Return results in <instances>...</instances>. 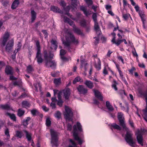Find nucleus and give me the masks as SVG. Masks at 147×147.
<instances>
[{"label": "nucleus", "mask_w": 147, "mask_h": 147, "mask_svg": "<svg viewBox=\"0 0 147 147\" xmlns=\"http://www.w3.org/2000/svg\"><path fill=\"white\" fill-rule=\"evenodd\" d=\"M123 114L122 113H118L117 118L119 123V125L127 131L125 138L126 141L130 146L134 147V144H135V142L132 138V134L128 130V129L126 127L125 122V118L124 117H123Z\"/></svg>", "instance_id": "nucleus-1"}, {"label": "nucleus", "mask_w": 147, "mask_h": 147, "mask_svg": "<svg viewBox=\"0 0 147 147\" xmlns=\"http://www.w3.org/2000/svg\"><path fill=\"white\" fill-rule=\"evenodd\" d=\"M76 125L77 126L74 125L73 127V136L75 140L78 141V144L81 145L83 143V141L78 136V134L77 132V126L79 131H82V126L79 122H77Z\"/></svg>", "instance_id": "nucleus-2"}, {"label": "nucleus", "mask_w": 147, "mask_h": 147, "mask_svg": "<svg viewBox=\"0 0 147 147\" xmlns=\"http://www.w3.org/2000/svg\"><path fill=\"white\" fill-rule=\"evenodd\" d=\"M36 45L37 47L36 50L37 51L36 58L37 59V61L38 63L39 64L42 63L44 59L42 57L40 43L39 40H37L36 41Z\"/></svg>", "instance_id": "nucleus-3"}, {"label": "nucleus", "mask_w": 147, "mask_h": 147, "mask_svg": "<svg viewBox=\"0 0 147 147\" xmlns=\"http://www.w3.org/2000/svg\"><path fill=\"white\" fill-rule=\"evenodd\" d=\"M50 133L51 137V143L54 145L57 146L59 140V133L52 129H50Z\"/></svg>", "instance_id": "nucleus-4"}, {"label": "nucleus", "mask_w": 147, "mask_h": 147, "mask_svg": "<svg viewBox=\"0 0 147 147\" xmlns=\"http://www.w3.org/2000/svg\"><path fill=\"white\" fill-rule=\"evenodd\" d=\"M65 110V112L64 113L65 118L66 120H70L72 119L73 115L72 109L69 107L66 106Z\"/></svg>", "instance_id": "nucleus-5"}, {"label": "nucleus", "mask_w": 147, "mask_h": 147, "mask_svg": "<svg viewBox=\"0 0 147 147\" xmlns=\"http://www.w3.org/2000/svg\"><path fill=\"white\" fill-rule=\"evenodd\" d=\"M43 53L45 62L49 60V59L53 58V55L51 51H49L48 52L47 50L45 49L43 50Z\"/></svg>", "instance_id": "nucleus-6"}, {"label": "nucleus", "mask_w": 147, "mask_h": 147, "mask_svg": "<svg viewBox=\"0 0 147 147\" xmlns=\"http://www.w3.org/2000/svg\"><path fill=\"white\" fill-rule=\"evenodd\" d=\"M14 45V40L12 39L7 42L5 47V51L7 52L10 53L12 51Z\"/></svg>", "instance_id": "nucleus-7"}, {"label": "nucleus", "mask_w": 147, "mask_h": 147, "mask_svg": "<svg viewBox=\"0 0 147 147\" xmlns=\"http://www.w3.org/2000/svg\"><path fill=\"white\" fill-rule=\"evenodd\" d=\"M77 88L80 94L85 95L88 92V90L83 85H79Z\"/></svg>", "instance_id": "nucleus-8"}, {"label": "nucleus", "mask_w": 147, "mask_h": 147, "mask_svg": "<svg viewBox=\"0 0 147 147\" xmlns=\"http://www.w3.org/2000/svg\"><path fill=\"white\" fill-rule=\"evenodd\" d=\"M52 59H49V60L45 62L46 66L48 67H51L52 69L55 68L56 66V63L55 60H52Z\"/></svg>", "instance_id": "nucleus-9"}, {"label": "nucleus", "mask_w": 147, "mask_h": 147, "mask_svg": "<svg viewBox=\"0 0 147 147\" xmlns=\"http://www.w3.org/2000/svg\"><path fill=\"white\" fill-rule=\"evenodd\" d=\"M63 42L64 45L67 47V49L69 52H71L74 50V49L70 45V41L68 38H66V40L63 41Z\"/></svg>", "instance_id": "nucleus-10"}, {"label": "nucleus", "mask_w": 147, "mask_h": 147, "mask_svg": "<svg viewBox=\"0 0 147 147\" xmlns=\"http://www.w3.org/2000/svg\"><path fill=\"white\" fill-rule=\"evenodd\" d=\"M68 34H69L68 37H66V38H68V40L70 41V43L71 42L76 45L78 44L79 42L78 40H76L74 35L70 32H68Z\"/></svg>", "instance_id": "nucleus-11"}, {"label": "nucleus", "mask_w": 147, "mask_h": 147, "mask_svg": "<svg viewBox=\"0 0 147 147\" xmlns=\"http://www.w3.org/2000/svg\"><path fill=\"white\" fill-rule=\"evenodd\" d=\"M5 72L7 75H12L13 74V69L10 65H7L5 69Z\"/></svg>", "instance_id": "nucleus-12"}, {"label": "nucleus", "mask_w": 147, "mask_h": 147, "mask_svg": "<svg viewBox=\"0 0 147 147\" xmlns=\"http://www.w3.org/2000/svg\"><path fill=\"white\" fill-rule=\"evenodd\" d=\"M9 36V34L8 32L5 33L4 34L1 43L2 46L4 47L5 45Z\"/></svg>", "instance_id": "nucleus-13"}, {"label": "nucleus", "mask_w": 147, "mask_h": 147, "mask_svg": "<svg viewBox=\"0 0 147 147\" xmlns=\"http://www.w3.org/2000/svg\"><path fill=\"white\" fill-rule=\"evenodd\" d=\"M73 30L74 33L78 35H80L81 36H84V34L83 32L79 28L77 27L75 25L73 26Z\"/></svg>", "instance_id": "nucleus-14"}, {"label": "nucleus", "mask_w": 147, "mask_h": 147, "mask_svg": "<svg viewBox=\"0 0 147 147\" xmlns=\"http://www.w3.org/2000/svg\"><path fill=\"white\" fill-rule=\"evenodd\" d=\"M137 139L138 143L142 146H143V137L142 133L140 131H138V134L137 136Z\"/></svg>", "instance_id": "nucleus-15"}, {"label": "nucleus", "mask_w": 147, "mask_h": 147, "mask_svg": "<svg viewBox=\"0 0 147 147\" xmlns=\"http://www.w3.org/2000/svg\"><path fill=\"white\" fill-rule=\"evenodd\" d=\"M51 43L50 48L51 49L56 50L58 47V43L56 40L52 39L50 41Z\"/></svg>", "instance_id": "nucleus-16"}, {"label": "nucleus", "mask_w": 147, "mask_h": 147, "mask_svg": "<svg viewBox=\"0 0 147 147\" xmlns=\"http://www.w3.org/2000/svg\"><path fill=\"white\" fill-rule=\"evenodd\" d=\"M50 10L55 13H63L62 11L59 8H58L57 6L54 5L51 6Z\"/></svg>", "instance_id": "nucleus-17"}, {"label": "nucleus", "mask_w": 147, "mask_h": 147, "mask_svg": "<svg viewBox=\"0 0 147 147\" xmlns=\"http://www.w3.org/2000/svg\"><path fill=\"white\" fill-rule=\"evenodd\" d=\"M93 91L94 92L95 96L97 98L99 99L101 101H102L103 100V97L101 95L100 92L97 90L93 89Z\"/></svg>", "instance_id": "nucleus-18"}, {"label": "nucleus", "mask_w": 147, "mask_h": 147, "mask_svg": "<svg viewBox=\"0 0 147 147\" xmlns=\"http://www.w3.org/2000/svg\"><path fill=\"white\" fill-rule=\"evenodd\" d=\"M71 92L70 89L68 88H67L64 92V95L65 99L66 100H68L69 97L70 96Z\"/></svg>", "instance_id": "nucleus-19"}, {"label": "nucleus", "mask_w": 147, "mask_h": 147, "mask_svg": "<svg viewBox=\"0 0 147 147\" xmlns=\"http://www.w3.org/2000/svg\"><path fill=\"white\" fill-rule=\"evenodd\" d=\"M84 84L88 88L90 89H92L94 87L93 83L90 80H86Z\"/></svg>", "instance_id": "nucleus-20"}, {"label": "nucleus", "mask_w": 147, "mask_h": 147, "mask_svg": "<svg viewBox=\"0 0 147 147\" xmlns=\"http://www.w3.org/2000/svg\"><path fill=\"white\" fill-rule=\"evenodd\" d=\"M20 4L19 0H15L13 2L11 7L12 9H16Z\"/></svg>", "instance_id": "nucleus-21"}, {"label": "nucleus", "mask_w": 147, "mask_h": 147, "mask_svg": "<svg viewBox=\"0 0 147 147\" xmlns=\"http://www.w3.org/2000/svg\"><path fill=\"white\" fill-rule=\"evenodd\" d=\"M106 107L109 110V112H112L114 110L113 106L108 101H107L106 102Z\"/></svg>", "instance_id": "nucleus-22"}, {"label": "nucleus", "mask_w": 147, "mask_h": 147, "mask_svg": "<svg viewBox=\"0 0 147 147\" xmlns=\"http://www.w3.org/2000/svg\"><path fill=\"white\" fill-rule=\"evenodd\" d=\"M71 7V6L70 5L67 6L66 7H65L64 8H63L65 11H66L65 14V15H67L69 17H70V18H73L72 17V16L69 13V12Z\"/></svg>", "instance_id": "nucleus-23"}, {"label": "nucleus", "mask_w": 147, "mask_h": 147, "mask_svg": "<svg viewBox=\"0 0 147 147\" xmlns=\"http://www.w3.org/2000/svg\"><path fill=\"white\" fill-rule=\"evenodd\" d=\"M31 118L30 117H27L26 119H24L22 122V125L24 126L25 128L27 127V125L28 124V122L30 120Z\"/></svg>", "instance_id": "nucleus-24"}, {"label": "nucleus", "mask_w": 147, "mask_h": 147, "mask_svg": "<svg viewBox=\"0 0 147 147\" xmlns=\"http://www.w3.org/2000/svg\"><path fill=\"white\" fill-rule=\"evenodd\" d=\"M80 9L84 12V13L86 16H88L91 14V13L89 11H87L86 9L83 6L81 7Z\"/></svg>", "instance_id": "nucleus-25"}, {"label": "nucleus", "mask_w": 147, "mask_h": 147, "mask_svg": "<svg viewBox=\"0 0 147 147\" xmlns=\"http://www.w3.org/2000/svg\"><path fill=\"white\" fill-rule=\"evenodd\" d=\"M5 115L9 116L10 119L14 121H16V117L14 114H11L8 112L6 113Z\"/></svg>", "instance_id": "nucleus-26"}, {"label": "nucleus", "mask_w": 147, "mask_h": 147, "mask_svg": "<svg viewBox=\"0 0 147 147\" xmlns=\"http://www.w3.org/2000/svg\"><path fill=\"white\" fill-rule=\"evenodd\" d=\"M124 42L125 44H127V42L125 39H120V38H118L117 40L116 43L115 45L118 46H119L122 42Z\"/></svg>", "instance_id": "nucleus-27"}, {"label": "nucleus", "mask_w": 147, "mask_h": 147, "mask_svg": "<svg viewBox=\"0 0 147 147\" xmlns=\"http://www.w3.org/2000/svg\"><path fill=\"white\" fill-rule=\"evenodd\" d=\"M23 136V133L22 131L17 130L16 131V137L18 138L21 139Z\"/></svg>", "instance_id": "nucleus-28"}, {"label": "nucleus", "mask_w": 147, "mask_h": 147, "mask_svg": "<svg viewBox=\"0 0 147 147\" xmlns=\"http://www.w3.org/2000/svg\"><path fill=\"white\" fill-rule=\"evenodd\" d=\"M25 113L24 110L21 109H19L17 111V115L19 117H21L23 116Z\"/></svg>", "instance_id": "nucleus-29"}, {"label": "nucleus", "mask_w": 147, "mask_h": 147, "mask_svg": "<svg viewBox=\"0 0 147 147\" xmlns=\"http://www.w3.org/2000/svg\"><path fill=\"white\" fill-rule=\"evenodd\" d=\"M0 108L3 110H10V107L9 105L7 104L1 105Z\"/></svg>", "instance_id": "nucleus-30"}, {"label": "nucleus", "mask_w": 147, "mask_h": 147, "mask_svg": "<svg viewBox=\"0 0 147 147\" xmlns=\"http://www.w3.org/2000/svg\"><path fill=\"white\" fill-rule=\"evenodd\" d=\"M34 71V68L31 65H29L27 66L26 68V71L27 73L29 74H31L32 72Z\"/></svg>", "instance_id": "nucleus-31"}, {"label": "nucleus", "mask_w": 147, "mask_h": 147, "mask_svg": "<svg viewBox=\"0 0 147 147\" xmlns=\"http://www.w3.org/2000/svg\"><path fill=\"white\" fill-rule=\"evenodd\" d=\"M23 131L26 134V137L28 140L29 141H30L32 139L31 135L29 134L28 132L26 130H24Z\"/></svg>", "instance_id": "nucleus-32"}, {"label": "nucleus", "mask_w": 147, "mask_h": 147, "mask_svg": "<svg viewBox=\"0 0 147 147\" xmlns=\"http://www.w3.org/2000/svg\"><path fill=\"white\" fill-rule=\"evenodd\" d=\"M94 21V28L95 31L98 30L100 29L98 23L97 22V19H93Z\"/></svg>", "instance_id": "nucleus-33"}, {"label": "nucleus", "mask_w": 147, "mask_h": 147, "mask_svg": "<svg viewBox=\"0 0 147 147\" xmlns=\"http://www.w3.org/2000/svg\"><path fill=\"white\" fill-rule=\"evenodd\" d=\"M22 107L24 108L29 107L30 106V104L28 102L25 100L23 101L22 102Z\"/></svg>", "instance_id": "nucleus-34"}, {"label": "nucleus", "mask_w": 147, "mask_h": 147, "mask_svg": "<svg viewBox=\"0 0 147 147\" xmlns=\"http://www.w3.org/2000/svg\"><path fill=\"white\" fill-rule=\"evenodd\" d=\"M95 67L97 70L99 71L101 69V63L100 60L98 59V64H96L94 65Z\"/></svg>", "instance_id": "nucleus-35"}, {"label": "nucleus", "mask_w": 147, "mask_h": 147, "mask_svg": "<svg viewBox=\"0 0 147 147\" xmlns=\"http://www.w3.org/2000/svg\"><path fill=\"white\" fill-rule=\"evenodd\" d=\"M82 82V80L81 79V77L80 76H78L76 77L74 80L73 82V83L74 84H76L78 82Z\"/></svg>", "instance_id": "nucleus-36"}, {"label": "nucleus", "mask_w": 147, "mask_h": 147, "mask_svg": "<svg viewBox=\"0 0 147 147\" xmlns=\"http://www.w3.org/2000/svg\"><path fill=\"white\" fill-rule=\"evenodd\" d=\"M64 22H67L70 26L73 27L74 25H75L74 23V22L72 20H70V19H64Z\"/></svg>", "instance_id": "nucleus-37"}, {"label": "nucleus", "mask_w": 147, "mask_h": 147, "mask_svg": "<svg viewBox=\"0 0 147 147\" xmlns=\"http://www.w3.org/2000/svg\"><path fill=\"white\" fill-rule=\"evenodd\" d=\"M111 126L115 129L118 130H120L121 129V127L118 125L117 124L115 123H114L111 124Z\"/></svg>", "instance_id": "nucleus-38"}, {"label": "nucleus", "mask_w": 147, "mask_h": 147, "mask_svg": "<svg viewBox=\"0 0 147 147\" xmlns=\"http://www.w3.org/2000/svg\"><path fill=\"white\" fill-rule=\"evenodd\" d=\"M80 24L81 26L84 27H86V26L88 24L87 23L85 19H82V20L80 21Z\"/></svg>", "instance_id": "nucleus-39"}, {"label": "nucleus", "mask_w": 147, "mask_h": 147, "mask_svg": "<svg viewBox=\"0 0 147 147\" xmlns=\"http://www.w3.org/2000/svg\"><path fill=\"white\" fill-rule=\"evenodd\" d=\"M117 84H118V83L116 80H114L111 87L112 88H113L115 91H117L118 90L117 88Z\"/></svg>", "instance_id": "nucleus-40"}, {"label": "nucleus", "mask_w": 147, "mask_h": 147, "mask_svg": "<svg viewBox=\"0 0 147 147\" xmlns=\"http://www.w3.org/2000/svg\"><path fill=\"white\" fill-rule=\"evenodd\" d=\"M87 65V63L85 61H81V67H84L85 71H86L87 69L86 66Z\"/></svg>", "instance_id": "nucleus-41"}, {"label": "nucleus", "mask_w": 147, "mask_h": 147, "mask_svg": "<svg viewBox=\"0 0 147 147\" xmlns=\"http://www.w3.org/2000/svg\"><path fill=\"white\" fill-rule=\"evenodd\" d=\"M111 34L113 36V38L111 40V42L113 44H115L117 42V40H115L116 34L113 32L111 33Z\"/></svg>", "instance_id": "nucleus-42"}, {"label": "nucleus", "mask_w": 147, "mask_h": 147, "mask_svg": "<svg viewBox=\"0 0 147 147\" xmlns=\"http://www.w3.org/2000/svg\"><path fill=\"white\" fill-rule=\"evenodd\" d=\"M31 113L33 116H35L39 114V112L36 109H32L31 111Z\"/></svg>", "instance_id": "nucleus-43"}, {"label": "nucleus", "mask_w": 147, "mask_h": 147, "mask_svg": "<svg viewBox=\"0 0 147 147\" xmlns=\"http://www.w3.org/2000/svg\"><path fill=\"white\" fill-rule=\"evenodd\" d=\"M54 116L58 119H60L61 117V113L59 111H57L55 114Z\"/></svg>", "instance_id": "nucleus-44"}, {"label": "nucleus", "mask_w": 147, "mask_h": 147, "mask_svg": "<svg viewBox=\"0 0 147 147\" xmlns=\"http://www.w3.org/2000/svg\"><path fill=\"white\" fill-rule=\"evenodd\" d=\"M31 18H36V13L34 10L31 11Z\"/></svg>", "instance_id": "nucleus-45"}, {"label": "nucleus", "mask_w": 147, "mask_h": 147, "mask_svg": "<svg viewBox=\"0 0 147 147\" xmlns=\"http://www.w3.org/2000/svg\"><path fill=\"white\" fill-rule=\"evenodd\" d=\"M51 124V121L49 118H47L46 120V125L47 127H49Z\"/></svg>", "instance_id": "nucleus-46"}, {"label": "nucleus", "mask_w": 147, "mask_h": 147, "mask_svg": "<svg viewBox=\"0 0 147 147\" xmlns=\"http://www.w3.org/2000/svg\"><path fill=\"white\" fill-rule=\"evenodd\" d=\"M77 0H72L71 1V5L74 7H76L77 6Z\"/></svg>", "instance_id": "nucleus-47"}, {"label": "nucleus", "mask_w": 147, "mask_h": 147, "mask_svg": "<svg viewBox=\"0 0 147 147\" xmlns=\"http://www.w3.org/2000/svg\"><path fill=\"white\" fill-rule=\"evenodd\" d=\"M5 134L7 137H9V138H10V135L9 134V130L8 128H6L5 130Z\"/></svg>", "instance_id": "nucleus-48"}, {"label": "nucleus", "mask_w": 147, "mask_h": 147, "mask_svg": "<svg viewBox=\"0 0 147 147\" xmlns=\"http://www.w3.org/2000/svg\"><path fill=\"white\" fill-rule=\"evenodd\" d=\"M60 5L63 8H64L66 6V4L63 0H61L59 2Z\"/></svg>", "instance_id": "nucleus-49"}, {"label": "nucleus", "mask_w": 147, "mask_h": 147, "mask_svg": "<svg viewBox=\"0 0 147 147\" xmlns=\"http://www.w3.org/2000/svg\"><path fill=\"white\" fill-rule=\"evenodd\" d=\"M141 18H144L145 16V15L144 13V12L140 10L139 11L138 13Z\"/></svg>", "instance_id": "nucleus-50"}, {"label": "nucleus", "mask_w": 147, "mask_h": 147, "mask_svg": "<svg viewBox=\"0 0 147 147\" xmlns=\"http://www.w3.org/2000/svg\"><path fill=\"white\" fill-rule=\"evenodd\" d=\"M57 105H58L60 107L62 106L63 101L62 100H57Z\"/></svg>", "instance_id": "nucleus-51"}, {"label": "nucleus", "mask_w": 147, "mask_h": 147, "mask_svg": "<svg viewBox=\"0 0 147 147\" xmlns=\"http://www.w3.org/2000/svg\"><path fill=\"white\" fill-rule=\"evenodd\" d=\"M66 51L63 49H61L60 50V56H64L66 54Z\"/></svg>", "instance_id": "nucleus-52"}, {"label": "nucleus", "mask_w": 147, "mask_h": 147, "mask_svg": "<svg viewBox=\"0 0 147 147\" xmlns=\"http://www.w3.org/2000/svg\"><path fill=\"white\" fill-rule=\"evenodd\" d=\"M54 82L55 84H58L61 82L60 79L55 78L54 80Z\"/></svg>", "instance_id": "nucleus-53"}, {"label": "nucleus", "mask_w": 147, "mask_h": 147, "mask_svg": "<svg viewBox=\"0 0 147 147\" xmlns=\"http://www.w3.org/2000/svg\"><path fill=\"white\" fill-rule=\"evenodd\" d=\"M85 1L88 6H91L93 4V1L92 0H85Z\"/></svg>", "instance_id": "nucleus-54"}, {"label": "nucleus", "mask_w": 147, "mask_h": 147, "mask_svg": "<svg viewBox=\"0 0 147 147\" xmlns=\"http://www.w3.org/2000/svg\"><path fill=\"white\" fill-rule=\"evenodd\" d=\"M42 32L44 34L45 38H46L47 37L48 34L47 32V31L46 30H42Z\"/></svg>", "instance_id": "nucleus-55"}, {"label": "nucleus", "mask_w": 147, "mask_h": 147, "mask_svg": "<svg viewBox=\"0 0 147 147\" xmlns=\"http://www.w3.org/2000/svg\"><path fill=\"white\" fill-rule=\"evenodd\" d=\"M145 95V99L146 107V111H147V89L146 91L145 92V94H144Z\"/></svg>", "instance_id": "nucleus-56"}, {"label": "nucleus", "mask_w": 147, "mask_h": 147, "mask_svg": "<svg viewBox=\"0 0 147 147\" xmlns=\"http://www.w3.org/2000/svg\"><path fill=\"white\" fill-rule=\"evenodd\" d=\"M136 70V68L134 67H132L131 69L128 70V71L131 74L133 75V71H135Z\"/></svg>", "instance_id": "nucleus-57"}, {"label": "nucleus", "mask_w": 147, "mask_h": 147, "mask_svg": "<svg viewBox=\"0 0 147 147\" xmlns=\"http://www.w3.org/2000/svg\"><path fill=\"white\" fill-rule=\"evenodd\" d=\"M119 93L121 95H123V94H124V95L125 96L127 95V94L125 92L124 90H120L119 91Z\"/></svg>", "instance_id": "nucleus-58"}, {"label": "nucleus", "mask_w": 147, "mask_h": 147, "mask_svg": "<svg viewBox=\"0 0 147 147\" xmlns=\"http://www.w3.org/2000/svg\"><path fill=\"white\" fill-rule=\"evenodd\" d=\"M9 79L11 80H16L17 79V78L15 77L12 75L10 76Z\"/></svg>", "instance_id": "nucleus-59"}, {"label": "nucleus", "mask_w": 147, "mask_h": 147, "mask_svg": "<svg viewBox=\"0 0 147 147\" xmlns=\"http://www.w3.org/2000/svg\"><path fill=\"white\" fill-rule=\"evenodd\" d=\"M103 73L105 75H106L108 74V72L107 70V68L106 66H105L104 67V68L103 70Z\"/></svg>", "instance_id": "nucleus-60"}, {"label": "nucleus", "mask_w": 147, "mask_h": 147, "mask_svg": "<svg viewBox=\"0 0 147 147\" xmlns=\"http://www.w3.org/2000/svg\"><path fill=\"white\" fill-rule=\"evenodd\" d=\"M94 38H95L96 41H95L94 44L96 45L99 42V38L98 37H94Z\"/></svg>", "instance_id": "nucleus-61"}, {"label": "nucleus", "mask_w": 147, "mask_h": 147, "mask_svg": "<svg viewBox=\"0 0 147 147\" xmlns=\"http://www.w3.org/2000/svg\"><path fill=\"white\" fill-rule=\"evenodd\" d=\"M57 73L55 72H52L51 73V75L53 77H57Z\"/></svg>", "instance_id": "nucleus-62"}, {"label": "nucleus", "mask_w": 147, "mask_h": 147, "mask_svg": "<svg viewBox=\"0 0 147 147\" xmlns=\"http://www.w3.org/2000/svg\"><path fill=\"white\" fill-rule=\"evenodd\" d=\"M130 15L129 14H124L123 15V18H128L129 16H130Z\"/></svg>", "instance_id": "nucleus-63"}, {"label": "nucleus", "mask_w": 147, "mask_h": 147, "mask_svg": "<svg viewBox=\"0 0 147 147\" xmlns=\"http://www.w3.org/2000/svg\"><path fill=\"white\" fill-rule=\"evenodd\" d=\"M122 80L123 81L124 83L126 84V85H128V83L127 82L126 80L125 79V78L123 76L122 77H121Z\"/></svg>", "instance_id": "nucleus-64"}]
</instances>
